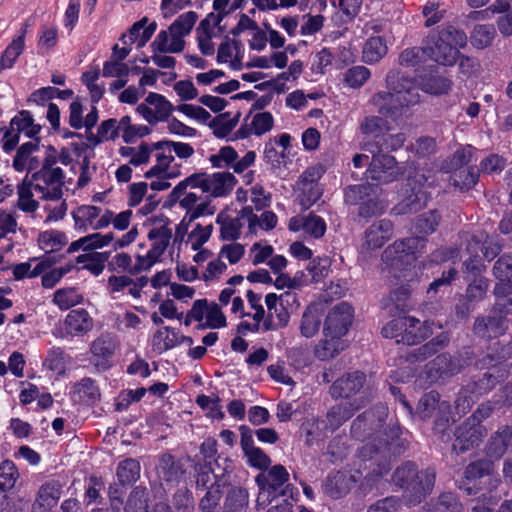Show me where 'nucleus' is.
Instances as JSON below:
<instances>
[{
    "instance_id": "6ab92c4d",
    "label": "nucleus",
    "mask_w": 512,
    "mask_h": 512,
    "mask_svg": "<svg viewBox=\"0 0 512 512\" xmlns=\"http://www.w3.org/2000/svg\"><path fill=\"white\" fill-rule=\"evenodd\" d=\"M503 310L500 308L499 313L496 311L488 317L478 318L474 325V332L481 338H496L506 331L505 318L502 315Z\"/></svg>"
},
{
    "instance_id": "58836bf2",
    "label": "nucleus",
    "mask_w": 512,
    "mask_h": 512,
    "mask_svg": "<svg viewBox=\"0 0 512 512\" xmlns=\"http://www.w3.org/2000/svg\"><path fill=\"white\" fill-rule=\"evenodd\" d=\"M302 429L306 435V443L313 445L324 440L330 433L326 420L312 418L302 424Z\"/></svg>"
},
{
    "instance_id": "680f3d73",
    "label": "nucleus",
    "mask_w": 512,
    "mask_h": 512,
    "mask_svg": "<svg viewBox=\"0 0 512 512\" xmlns=\"http://www.w3.org/2000/svg\"><path fill=\"white\" fill-rule=\"evenodd\" d=\"M226 325V317L220 306L214 302H209L201 328L219 329Z\"/></svg>"
},
{
    "instance_id": "de8ad7c7",
    "label": "nucleus",
    "mask_w": 512,
    "mask_h": 512,
    "mask_svg": "<svg viewBox=\"0 0 512 512\" xmlns=\"http://www.w3.org/2000/svg\"><path fill=\"white\" fill-rule=\"evenodd\" d=\"M206 185H207V174H192L189 177H186L184 180L180 181L171 191L170 198L171 200H177L180 198L186 191L188 187L192 188H200L202 192L206 193Z\"/></svg>"
},
{
    "instance_id": "6e6552de",
    "label": "nucleus",
    "mask_w": 512,
    "mask_h": 512,
    "mask_svg": "<svg viewBox=\"0 0 512 512\" xmlns=\"http://www.w3.org/2000/svg\"><path fill=\"white\" fill-rule=\"evenodd\" d=\"M34 191L40 199L59 200L63 195L64 172L62 169L52 171L39 170L30 178Z\"/></svg>"
},
{
    "instance_id": "6e6d98bb",
    "label": "nucleus",
    "mask_w": 512,
    "mask_h": 512,
    "mask_svg": "<svg viewBox=\"0 0 512 512\" xmlns=\"http://www.w3.org/2000/svg\"><path fill=\"white\" fill-rule=\"evenodd\" d=\"M38 149V144L36 142L29 141L24 143L18 149L14 159H13V167L16 171L22 172L27 167L32 169V166L29 165L32 160V153Z\"/></svg>"
},
{
    "instance_id": "4468645a",
    "label": "nucleus",
    "mask_w": 512,
    "mask_h": 512,
    "mask_svg": "<svg viewBox=\"0 0 512 512\" xmlns=\"http://www.w3.org/2000/svg\"><path fill=\"white\" fill-rule=\"evenodd\" d=\"M393 235L391 221L382 219L370 225L364 234L362 244L363 251H371L381 248Z\"/></svg>"
},
{
    "instance_id": "4d7b16f0",
    "label": "nucleus",
    "mask_w": 512,
    "mask_h": 512,
    "mask_svg": "<svg viewBox=\"0 0 512 512\" xmlns=\"http://www.w3.org/2000/svg\"><path fill=\"white\" fill-rule=\"evenodd\" d=\"M410 295V290L407 286H400L392 291L387 298L383 300V306L389 308L390 313L402 312L406 307V300Z\"/></svg>"
},
{
    "instance_id": "864d4df0",
    "label": "nucleus",
    "mask_w": 512,
    "mask_h": 512,
    "mask_svg": "<svg viewBox=\"0 0 512 512\" xmlns=\"http://www.w3.org/2000/svg\"><path fill=\"white\" fill-rule=\"evenodd\" d=\"M78 399L85 403H94L100 396L99 388L91 378H83L73 387Z\"/></svg>"
},
{
    "instance_id": "f257e3e1",
    "label": "nucleus",
    "mask_w": 512,
    "mask_h": 512,
    "mask_svg": "<svg viewBox=\"0 0 512 512\" xmlns=\"http://www.w3.org/2000/svg\"><path fill=\"white\" fill-rule=\"evenodd\" d=\"M387 415V407L377 405L373 410L359 415L351 426L352 436L365 442L359 449V458L364 462L373 461L377 466H381L380 470L376 472L377 475H383L390 469L385 456L388 443L379 437L380 429Z\"/></svg>"
},
{
    "instance_id": "5fc2aeb1",
    "label": "nucleus",
    "mask_w": 512,
    "mask_h": 512,
    "mask_svg": "<svg viewBox=\"0 0 512 512\" xmlns=\"http://www.w3.org/2000/svg\"><path fill=\"white\" fill-rule=\"evenodd\" d=\"M117 477L121 484H131L140 477V464L135 459H125L117 467Z\"/></svg>"
},
{
    "instance_id": "412c9836",
    "label": "nucleus",
    "mask_w": 512,
    "mask_h": 512,
    "mask_svg": "<svg viewBox=\"0 0 512 512\" xmlns=\"http://www.w3.org/2000/svg\"><path fill=\"white\" fill-rule=\"evenodd\" d=\"M291 231H303L313 238H321L326 232V223L323 218L315 214L296 216L290 219Z\"/></svg>"
},
{
    "instance_id": "a211bd4d",
    "label": "nucleus",
    "mask_w": 512,
    "mask_h": 512,
    "mask_svg": "<svg viewBox=\"0 0 512 512\" xmlns=\"http://www.w3.org/2000/svg\"><path fill=\"white\" fill-rule=\"evenodd\" d=\"M364 383L365 375L354 371L336 380L330 388V393L334 398L349 399L363 387Z\"/></svg>"
},
{
    "instance_id": "a878e982",
    "label": "nucleus",
    "mask_w": 512,
    "mask_h": 512,
    "mask_svg": "<svg viewBox=\"0 0 512 512\" xmlns=\"http://www.w3.org/2000/svg\"><path fill=\"white\" fill-rule=\"evenodd\" d=\"M61 497V485L56 481L43 484L32 506V512H44L52 508Z\"/></svg>"
},
{
    "instance_id": "e2e57ef3",
    "label": "nucleus",
    "mask_w": 512,
    "mask_h": 512,
    "mask_svg": "<svg viewBox=\"0 0 512 512\" xmlns=\"http://www.w3.org/2000/svg\"><path fill=\"white\" fill-rule=\"evenodd\" d=\"M19 477L15 464L10 460H5L0 464V489L10 491L15 487Z\"/></svg>"
},
{
    "instance_id": "f704fd0d",
    "label": "nucleus",
    "mask_w": 512,
    "mask_h": 512,
    "mask_svg": "<svg viewBox=\"0 0 512 512\" xmlns=\"http://www.w3.org/2000/svg\"><path fill=\"white\" fill-rule=\"evenodd\" d=\"M240 114L231 116L230 113H222L209 122L215 137L228 138L239 122Z\"/></svg>"
},
{
    "instance_id": "f8f14e48",
    "label": "nucleus",
    "mask_w": 512,
    "mask_h": 512,
    "mask_svg": "<svg viewBox=\"0 0 512 512\" xmlns=\"http://www.w3.org/2000/svg\"><path fill=\"white\" fill-rule=\"evenodd\" d=\"M74 229L78 232L104 229V211L93 205H81L71 213Z\"/></svg>"
},
{
    "instance_id": "bb28decb",
    "label": "nucleus",
    "mask_w": 512,
    "mask_h": 512,
    "mask_svg": "<svg viewBox=\"0 0 512 512\" xmlns=\"http://www.w3.org/2000/svg\"><path fill=\"white\" fill-rule=\"evenodd\" d=\"M512 440V429L509 426L500 427L489 439L486 454L490 458L500 459L507 451Z\"/></svg>"
},
{
    "instance_id": "09e8293b",
    "label": "nucleus",
    "mask_w": 512,
    "mask_h": 512,
    "mask_svg": "<svg viewBox=\"0 0 512 512\" xmlns=\"http://www.w3.org/2000/svg\"><path fill=\"white\" fill-rule=\"evenodd\" d=\"M496 36L493 25L479 24L474 27L470 35L471 44L477 49L489 47Z\"/></svg>"
},
{
    "instance_id": "8fccbe9b",
    "label": "nucleus",
    "mask_w": 512,
    "mask_h": 512,
    "mask_svg": "<svg viewBox=\"0 0 512 512\" xmlns=\"http://www.w3.org/2000/svg\"><path fill=\"white\" fill-rule=\"evenodd\" d=\"M344 348L345 343L341 338L324 336V339L315 349V355L320 360H328L334 358Z\"/></svg>"
},
{
    "instance_id": "20e7f679",
    "label": "nucleus",
    "mask_w": 512,
    "mask_h": 512,
    "mask_svg": "<svg viewBox=\"0 0 512 512\" xmlns=\"http://www.w3.org/2000/svg\"><path fill=\"white\" fill-rule=\"evenodd\" d=\"M393 481L396 485L410 490L415 496L414 501H420L432 490L435 483V471L426 469L418 473L414 464L406 463L396 469Z\"/></svg>"
},
{
    "instance_id": "3c124183",
    "label": "nucleus",
    "mask_w": 512,
    "mask_h": 512,
    "mask_svg": "<svg viewBox=\"0 0 512 512\" xmlns=\"http://www.w3.org/2000/svg\"><path fill=\"white\" fill-rule=\"evenodd\" d=\"M321 315L316 308H307L300 322L301 335L306 338L315 336L320 328Z\"/></svg>"
},
{
    "instance_id": "13d9d810",
    "label": "nucleus",
    "mask_w": 512,
    "mask_h": 512,
    "mask_svg": "<svg viewBox=\"0 0 512 512\" xmlns=\"http://www.w3.org/2000/svg\"><path fill=\"white\" fill-rule=\"evenodd\" d=\"M132 215L133 213L129 209L120 213H115L112 210L106 209L104 210V229L112 224L116 230H127L130 226Z\"/></svg>"
},
{
    "instance_id": "2eb2a0df",
    "label": "nucleus",
    "mask_w": 512,
    "mask_h": 512,
    "mask_svg": "<svg viewBox=\"0 0 512 512\" xmlns=\"http://www.w3.org/2000/svg\"><path fill=\"white\" fill-rule=\"evenodd\" d=\"M461 369L462 364L459 359L452 358L447 354H441L427 364L426 374L430 382H436L459 373Z\"/></svg>"
},
{
    "instance_id": "c85d7f7f",
    "label": "nucleus",
    "mask_w": 512,
    "mask_h": 512,
    "mask_svg": "<svg viewBox=\"0 0 512 512\" xmlns=\"http://www.w3.org/2000/svg\"><path fill=\"white\" fill-rule=\"evenodd\" d=\"M116 349L117 343L111 336H101L94 340L91 345V353L94 358L98 359L95 365H101L103 369H106L108 367L106 361L112 357Z\"/></svg>"
},
{
    "instance_id": "72a5a7b5",
    "label": "nucleus",
    "mask_w": 512,
    "mask_h": 512,
    "mask_svg": "<svg viewBox=\"0 0 512 512\" xmlns=\"http://www.w3.org/2000/svg\"><path fill=\"white\" fill-rule=\"evenodd\" d=\"M17 194V207L21 211L26 213H33L38 209L39 203L33 198L36 192L34 191V186L28 177H25L23 181L18 185Z\"/></svg>"
},
{
    "instance_id": "9d476101",
    "label": "nucleus",
    "mask_w": 512,
    "mask_h": 512,
    "mask_svg": "<svg viewBox=\"0 0 512 512\" xmlns=\"http://www.w3.org/2000/svg\"><path fill=\"white\" fill-rule=\"evenodd\" d=\"M148 239L151 241V246L145 255H140L141 262L145 265L146 270H150L156 263L160 262L162 256L167 250L171 238L172 230L163 224L160 227H154L149 230Z\"/></svg>"
},
{
    "instance_id": "c9c22d12",
    "label": "nucleus",
    "mask_w": 512,
    "mask_h": 512,
    "mask_svg": "<svg viewBox=\"0 0 512 512\" xmlns=\"http://www.w3.org/2000/svg\"><path fill=\"white\" fill-rule=\"evenodd\" d=\"M111 253L105 252H92L79 255L77 263L83 264V269L89 271L94 276H99L105 269V263L110 258Z\"/></svg>"
},
{
    "instance_id": "49530a36",
    "label": "nucleus",
    "mask_w": 512,
    "mask_h": 512,
    "mask_svg": "<svg viewBox=\"0 0 512 512\" xmlns=\"http://www.w3.org/2000/svg\"><path fill=\"white\" fill-rule=\"evenodd\" d=\"M11 128L16 129L29 138L35 137L40 132V125L35 124L29 111L23 110L11 120Z\"/></svg>"
},
{
    "instance_id": "aec40b11",
    "label": "nucleus",
    "mask_w": 512,
    "mask_h": 512,
    "mask_svg": "<svg viewBox=\"0 0 512 512\" xmlns=\"http://www.w3.org/2000/svg\"><path fill=\"white\" fill-rule=\"evenodd\" d=\"M107 268L112 273L128 274L130 276H136L147 271L145 265L141 262L140 254L136 256V260L133 262L131 255L126 252L116 253L111 259H108Z\"/></svg>"
},
{
    "instance_id": "473e14b6",
    "label": "nucleus",
    "mask_w": 512,
    "mask_h": 512,
    "mask_svg": "<svg viewBox=\"0 0 512 512\" xmlns=\"http://www.w3.org/2000/svg\"><path fill=\"white\" fill-rule=\"evenodd\" d=\"M156 151L154 144L150 145L142 142L140 145L122 146L119 149V154L123 157L129 158V163L135 167L147 164L150 160L153 151Z\"/></svg>"
},
{
    "instance_id": "a18cd8bd",
    "label": "nucleus",
    "mask_w": 512,
    "mask_h": 512,
    "mask_svg": "<svg viewBox=\"0 0 512 512\" xmlns=\"http://www.w3.org/2000/svg\"><path fill=\"white\" fill-rule=\"evenodd\" d=\"M215 208L211 206L209 201L197 202L189 214H185L180 223L177 226L178 234H185L188 231L189 226L198 218L205 215H213Z\"/></svg>"
},
{
    "instance_id": "37998d69",
    "label": "nucleus",
    "mask_w": 512,
    "mask_h": 512,
    "mask_svg": "<svg viewBox=\"0 0 512 512\" xmlns=\"http://www.w3.org/2000/svg\"><path fill=\"white\" fill-rule=\"evenodd\" d=\"M158 159L156 163L148 171L145 172V177L150 179V188L154 191H164L171 187L170 180L178 178L179 176H170V170L166 168L157 169Z\"/></svg>"
},
{
    "instance_id": "423d86ee",
    "label": "nucleus",
    "mask_w": 512,
    "mask_h": 512,
    "mask_svg": "<svg viewBox=\"0 0 512 512\" xmlns=\"http://www.w3.org/2000/svg\"><path fill=\"white\" fill-rule=\"evenodd\" d=\"M154 147L156 149L155 158L158 159L157 169L170 170V176L181 175V167L175 163L173 153L181 159H188L194 154V148L184 142L159 141L154 143Z\"/></svg>"
},
{
    "instance_id": "c756f323",
    "label": "nucleus",
    "mask_w": 512,
    "mask_h": 512,
    "mask_svg": "<svg viewBox=\"0 0 512 512\" xmlns=\"http://www.w3.org/2000/svg\"><path fill=\"white\" fill-rule=\"evenodd\" d=\"M178 329L164 326L157 329L151 339V346L154 352L162 354L177 346Z\"/></svg>"
},
{
    "instance_id": "ea45409f",
    "label": "nucleus",
    "mask_w": 512,
    "mask_h": 512,
    "mask_svg": "<svg viewBox=\"0 0 512 512\" xmlns=\"http://www.w3.org/2000/svg\"><path fill=\"white\" fill-rule=\"evenodd\" d=\"M387 53V46L380 36L370 37L364 44L362 58L366 63H376Z\"/></svg>"
},
{
    "instance_id": "f3484780",
    "label": "nucleus",
    "mask_w": 512,
    "mask_h": 512,
    "mask_svg": "<svg viewBox=\"0 0 512 512\" xmlns=\"http://www.w3.org/2000/svg\"><path fill=\"white\" fill-rule=\"evenodd\" d=\"M289 479L286 468L282 465L273 466L268 472L261 473L256 477V482L260 487L258 502L267 493L276 492Z\"/></svg>"
},
{
    "instance_id": "4c0bfd02",
    "label": "nucleus",
    "mask_w": 512,
    "mask_h": 512,
    "mask_svg": "<svg viewBox=\"0 0 512 512\" xmlns=\"http://www.w3.org/2000/svg\"><path fill=\"white\" fill-rule=\"evenodd\" d=\"M416 321L413 325L405 324L404 334L400 341L407 343L408 345H415L422 340L426 339L432 333L431 324L428 322L421 323L419 319L414 317Z\"/></svg>"
},
{
    "instance_id": "dca6fc26",
    "label": "nucleus",
    "mask_w": 512,
    "mask_h": 512,
    "mask_svg": "<svg viewBox=\"0 0 512 512\" xmlns=\"http://www.w3.org/2000/svg\"><path fill=\"white\" fill-rule=\"evenodd\" d=\"M362 405L363 400L361 398H354L352 401L341 402L331 407L325 419L327 427L330 428V433L340 428Z\"/></svg>"
},
{
    "instance_id": "603ef678",
    "label": "nucleus",
    "mask_w": 512,
    "mask_h": 512,
    "mask_svg": "<svg viewBox=\"0 0 512 512\" xmlns=\"http://www.w3.org/2000/svg\"><path fill=\"white\" fill-rule=\"evenodd\" d=\"M242 211L249 213L248 225L249 230L253 233L257 231L258 227L263 230H271L277 224V217L271 211H265L259 217L252 213V209L250 207H245Z\"/></svg>"
},
{
    "instance_id": "69168bd1",
    "label": "nucleus",
    "mask_w": 512,
    "mask_h": 512,
    "mask_svg": "<svg viewBox=\"0 0 512 512\" xmlns=\"http://www.w3.org/2000/svg\"><path fill=\"white\" fill-rule=\"evenodd\" d=\"M451 80L443 76H431L420 83L421 89L430 94L441 95L451 89Z\"/></svg>"
},
{
    "instance_id": "f03ea898",
    "label": "nucleus",
    "mask_w": 512,
    "mask_h": 512,
    "mask_svg": "<svg viewBox=\"0 0 512 512\" xmlns=\"http://www.w3.org/2000/svg\"><path fill=\"white\" fill-rule=\"evenodd\" d=\"M386 82L389 91L376 93L371 101L379 114L395 120L403 108L419 102L418 85L394 71L387 74Z\"/></svg>"
},
{
    "instance_id": "cd10ccee",
    "label": "nucleus",
    "mask_w": 512,
    "mask_h": 512,
    "mask_svg": "<svg viewBox=\"0 0 512 512\" xmlns=\"http://www.w3.org/2000/svg\"><path fill=\"white\" fill-rule=\"evenodd\" d=\"M356 480L346 472L337 471L328 476L325 491L332 498H340L350 491Z\"/></svg>"
},
{
    "instance_id": "b1692460",
    "label": "nucleus",
    "mask_w": 512,
    "mask_h": 512,
    "mask_svg": "<svg viewBox=\"0 0 512 512\" xmlns=\"http://www.w3.org/2000/svg\"><path fill=\"white\" fill-rule=\"evenodd\" d=\"M153 52L161 53H180L184 50V39L175 33L167 30H161L150 45Z\"/></svg>"
},
{
    "instance_id": "0eeeda50",
    "label": "nucleus",
    "mask_w": 512,
    "mask_h": 512,
    "mask_svg": "<svg viewBox=\"0 0 512 512\" xmlns=\"http://www.w3.org/2000/svg\"><path fill=\"white\" fill-rule=\"evenodd\" d=\"M297 301L296 294L290 291L284 292L281 295L275 293H268L265 296V304L268 310V316L262 323L263 331L275 330L272 317L276 316L279 327H285L290 319V313L287 306H292Z\"/></svg>"
},
{
    "instance_id": "c03bdc74",
    "label": "nucleus",
    "mask_w": 512,
    "mask_h": 512,
    "mask_svg": "<svg viewBox=\"0 0 512 512\" xmlns=\"http://www.w3.org/2000/svg\"><path fill=\"white\" fill-rule=\"evenodd\" d=\"M249 506L248 491L241 487L230 490L225 501L224 512H247Z\"/></svg>"
},
{
    "instance_id": "a19ab883",
    "label": "nucleus",
    "mask_w": 512,
    "mask_h": 512,
    "mask_svg": "<svg viewBox=\"0 0 512 512\" xmlns=\"http://www.w3.org/2000/svg\"><path fill=\"white\" fill-rule=\"evenodd\" d=\"M52 302L60 310H68L81 304L83 302V295L74 287L61 288L55 291Z\"/></svg>"
},
{
    "instance_id": "bf43d9fd",
    "label": "nucleus",
    "mask_w": 512,
    "mask_h": 512,
    "mask_svg": "<svg viewBox=\"0 0 512 512\" xmlns=\"http://www.w3.org/2000/svg\"><path fill=\"white\" fill-rule=\"evenodd\" d=\"M197 20L198 14L194 11L182 13L169 26L170 31H174L184 39L185 36L190 34Z\"/></svg>"
},
{
    "instance_id": "052dcab7",
    "label": "nucleus",
    "mask_w": 512,
    "mask_h": 512,
    "mask_svg": "<svg viewBox=\"0 0 512 512\" xmlns=\"http://www.w3.org/2000/svg\"><path fill=\"white\" fill-rule=\"evenodd\" d=\"M494 470V463L490 459H480L470 463L464 471L465 479L468 481L490 475Z\"/></svg>"
},
{
    "instance_id": "1a4fd4ad",
    "label": "nucleus",
    "mask_w": 512,
    "mask_h": 512,
    "mask_svg": "<svg viewBox=\"0 0 512 512\" xmlns=\"http://www.w3.org/2000/svg\"><path fill=\"white\" fill-rule=\"evenodd\" d=\"M175 110L173 104L162 94L149 92L136 111L149 123L156 124L168 120Z\"/></svg>"
},
{
    "instance_id": "ddd939ff",
    "label": "nucleus",
    "mask_w": 512,
    "mask_h": 512,
    "mask_svg": "<svg viewBox=\"0 0 512 512\" xmlns=\"http://www.w3.org/2000/svg\"><path fill=\"white\" fill-rule=\"evenodd\" d=\"M367 173V177L373 181L389 183L399 177L400 170L393 156L377 154L373 156Z\"/></svg>"
},
{
    "instance_id": "393cba45",
    "label": "nucleus",
    "mask_w": 512,
    "mask_h": 512,
    "mask_svg": "<svg viewBox=\"0 0 512 512\" xmlns=\"http://www.w3.org/2000/svg\"><path fill=\"white\" fill-rule=\"evenodd\" d=\"M237 180L230 172H216L207 175L206 193L212 197H224L235 187Z\"/></svg>"
},
{
    "instance_id": "e433bc0d",
    "label": "nucleus",
    "mask_w": 512,
    "mask_h": 512,
    "mask_svg": "<svg viewBox=\"0 0 512 512\" xmlns=\"http://www.w3.org/2000/svg\"><path fill=\"white\" fill-rule=\"evenodd\" d=\"M27 32V24L21 29V33L7 46L0 58V69H8L13 66L19 55L24 50V39Z\"/></svg>"
},
{
    "instance_id": "338daca9",
    "label": "nucleus",
    "mask_w": 512,
    "mask_h": 512,
    "mask_svg": "<svg viewBox=\"0 0 512 512\" xmlns=\"http://www.w3.org/2000/svg\"><path fill=\"white\" fill-rule=\"evenodd\" d=\"M147 500V491L145 488H134L127 500L125 512H148Z\"/></svg>"
},
{
    "instance_id": "9b49d317",
    "label": "nucleus",
    "mask_w": 512,
    "mask_h": 512,
    "mask_svg": "<svg viewBox=\"0 0 512 512\" xmlns=\"http://www.w3.org/2000/svg\"><path fill=\"white\" fill-rule=\"evenodd\" d=\"M353 319V308L346 302L335 305L324 323V336L342 338L348 332Z\"/></svg>"
},
{
    "instance_id": "7ed1b4c3",
    "label": "nucleus",
    "mask_w": 512,
    "mask_h": 512,
    "mask_svg": "<svg viewBox=\"0 0 512 512\" xmlns=\"http://www.w3.org/2000/svg\"><path fill=\"white\" fill-rule=\"evenodd\" d=\"M466 44L465 32L448 26L438 34L429 36L425 45L426 56L438 64L452 66L458 60V48H463Z\"/></svg>"
},
{
    "instance_id": "2f4dec72",
    "label": "nucleus",
    "mask_w": 512,
    "mask_h": 512,
    "mask_svg": "<svg viewBox=\"0 0 512 512\" xmlns=\"http://www.w3.org/2000/svg\"><path fill=\"white\" fill-rule=\"evenodd\" d=\"M37 243L44 252L51 253L59 251L66 246L68 244V237L63 231L51 229L40 232Z\"/></svg>"
},
{
    "instance_id": "5701e85b",
    "label": "nucleus",
    "mask_w": 512,
    "mask_h": 512,
    "mask_svg": "<svg viewBox=\"0 0 512 512\" xmlns=\"http://www.w3.org/2000/svg\"><path fill=\"white\" fill-rule=\"evenodd\" d=\"M64 327L66 334L82 336L93 328V319L83 308L71 310L65 317Z\"/></svg>"
},
{
    "instance_id": "774afa93",
    "label": "nucleus",
    "mask_w": 512,
    "mask_h": 512,
    "mask_svg": "<svg viewBox=\"0 0 512 512\" xmlns=\"http://www.w3.org/2000/svg\"><path fill=\"white\" fill-rule=\"evenodd\" d=\"M452 181L460 190L470 189L477 183L478 173L475 168L458 170L453 173Z\"/></svg>"
},
{
    "instance_id": "7c9ffc66",
    "label": "nucleus",
    "mask_w": 512,
    "mask_h": 512,
    "mask_svg": "<svg viewBox=\"0 0 512 512\" xmlns=\"http://www.w3.org/2000/svg\"><path fill=\"white\" fill-rule=\"evenodd\" d=\"M49 267L50 264L47 261L31 258L27 262L18 263L12 266V274L15 280L35 278L40 276Z\"/></svg>"
},
{
    "instance_id": "4be33fe9",
    "label": "nucleus",
    "mask_w": 512,
    "mask_h": 512,
    "mask_svg": "<svg viewBox=\"0 0 512 512\" xmlns=\"http://www.w3.org/2000/svg\"><path fill=\"white\" fill-rule=\"evenodd\" d=\"M274 125V118L270 112H258L251 118L249 125H242L235 133L233 139H244L250 135L261 136L269 132Z\"/></svg>"
},
{
    "instance_id": "0e129e2a",
    "label": "nucleus",
    "mask_w": 512,
    "mask_h": 512,
    "mask_svg": "<svg viewBox=\"0 0 512 512\" xmlns=\"http://www.w3.org/2000/svg\"><path fill=\"white\" fill-rule=\"evenodd\" d=\"M212 231L213 226L211 224L206 226L196 224L188 234L187 244L190 245L192 250L198 251L210 239Z\"/></svg>"
},
{
    "instance_id": "79ce46f5",
    "label": "nucleus",
    "mask_w": 512,
    "mask_h": 512,
    "mask_svg": "<svg viewBox=\"0 0 512 512\" xmlns=\"http://www.w3.org/2000/svg\"><path fill=\"white\" fill-rule=\"evenodd\" d=\"M100 69L98 66L91 67L82 74V82L87 87L91 101L97 103L103 96L105 87L103 83H98L100 78Z\"/></svg>"
},
{
    "instance_id": "39448f33",
    "label": "nucleus",
    "mask_w": 512,
    "mask_h": 512,
    "mask_svg": "<svg viewBox=\"0 0 512 512\" xmlns=\"http://www.w3.org/2000/svg\"><path fill=\"white\" fill-rule=\"evenodd\" d=\"M426 240L422 237H410L396 241L382 254V259L392 271L403 269L404 263L411 264L423 253Z\"/></svg>"
}]
</instances>
